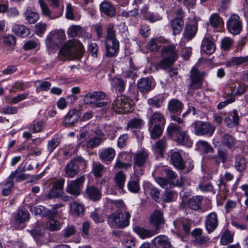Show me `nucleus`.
Returning a JSON list of instances; mask_svg holds the SVG:
<instances>
[{
  "label": "nucleus",
  "instance_id": "1",
  "mask_svg": "<svg viewBox=\"0 0 248 248\" xmlns=\"http://www.w3.org/2000/svg\"><path fill=\"white\" fill-rule=\"evenodd\" d=\"M130 217L131 215L128 211L123 213L121 210H117L108 217V222L113 227L124 229L129 225Z\"/></svg>",
  "mask_w": 248,
  "mask_h": 248
},
{
  "label": "nucleus",
  "instance_id": "2",
  "mask_svg": "<svg viewBox=\"0 0 248 248\" xmlns=\"http://www.w3.org/2000/svg\"><path fill=\"white\" fill-rule=\"evenodd\" d=\"M161 55L163 59L159 62L158 66L162 69H167L172 65L178 57L175 47H163Z\"/></svg>",
  "mask_w": 248,
  "mask_h": 248
},
{
  "label": "nucleus",
  "instance_id": "3",
  "mask_svg": "<svg viewBox=\"0 0 248 248\" xmlns=\"http://www.w3.org/2000/svg\"><path fill=\"white\" fill-rule=\"evenodd\" d=\"M133 168L134 172L137 175H142L144 173L142 167L149 160V154L147 151L143 150L138 151L133 155Z\"/></svg>",
  "mask_w": 248,
  "mask_h": 248
},
{
  "label": "nucleus",
  "instance_id": "4",
  "mask_svg": "<svg viewBox=\"0 0 248 248\" xmlns=\"http://www.w3.org/2000/svg\"><path fill=\"white\" fill-rule=\"evenodd\" d=\"M191 127L193 129L194 133L197 136H211L215 130V126L209 123L200 120L193 122Z\"/></svg>",
  "mask_w": 248,
  "mask_h": 248
},
{
  "label": "nucleus",
  "instance_id": "5",
  "mask_svg": "<svg viewBox=\"0 0 248 248\" xmlns=\"http://www.w3.org/2000/svg\"><path fill=\"white\" fill-rule=\"evenodd\" d=\"M131 101L125 96H118L113 102L112 108L118 113H126L129 112L131 108Z\"/></svg>",
  "mask_w": 248,
  "mask_h": 248
},
{
  "label": "nucleus",
  "instance_id": "6",
  "mask_svg": "<svg viewBox=\"0 0 248 248\" xmlns=\"http://www.w3.org/2000/svg\"><path fill=\"white\" fill-rule=\"evenodd\" d=\"M83 51V47H62L58 57L62 61L71 60L81 58Z\"/></svg>",
  "mask_w": 248,
  "mask_h": 248
},
{
  "label": "nucleus",
  "instance_id": "7",
  "mask_svg": "<svg viewBox=\"0 0 248 248\" xmlns=\"http://www.w3.org/2000/svg\"><path fill=\"white\" fill-rule=\"evenodd\" d=\"M248 86L245 83L231 80L225 89V93L228 95H237L243 94Z\"/></svg>",
  "mask_w": 248,
  "mask_h": 248
},
{
  "label": "nucleus",
  "instance_id": "8",
  "mask_svg": "<svg viewBox=\"0 0 248 248\" xmlns=\"http://www.w3.org/2000/svg\"><path fill=\"white\" fill-rule=\"evenodd\" d=\"M79 165L83 168L86 167V161L81 157H78L71 160L65 166V175L68 177H73L77 175L79 170Z\"/></svg>",
  "mask_w": 248,
  "mask_h": 248
},
{
  "label": "nucleus",
  "instance_id": "9",
  "mask_svg": "<svg viewBox=\"0 0 248 248\" xmlns=\"http://www.w3.org/2000/svg\"><path fill=\"white\" fill-rule=\"evenodd\" d=\"M192 242L194 246L201 248H206L208 246L210 239L208 236L203 234L202 230L200 228H195L191 232Z\"/></svg>",
  "mask_w": 248,
  "mask_h": 248
},
{
  "label": "nucleus",
  "instance_id": "10",
  "mask_svg": "<svg viewBox=\"0 0 248 248\" xmlns=\"http://www.w3.org/2000/svg\"><path fill=\"white\" fill-rule=\"evenodd\" d=\"M227 28L231 34H239L242 29V23L240 17L236 14L232 15L227 21Z\"/></svg>",
  "mask_w": 248,
  "mask_h": 248
},
{
  "label": "nucleus",
  "instance_id": "11",
  "mask_svg": "<svg viewBox=\"0 0 248 248\" xmlns=\"http://www.w3.org/2000/svg\"><path fill=\"white\" fill-rule=\"evenodd\" d=\"M204 73H200L196 68H192L190 74V82L188 87L192 90L200 89L202 86L203 78L204 77Z\"/></svg>",
  "mask_w": 248,
  "mask_h": 248
},
{
  "label": "nucleus",
  "instance_id": "12",
  "mask_svg": "<svg viewBox=\"0 0 248 248\" xmlns=\"http://www.w3.org/2000/svg\"><path fill=\"white\" fill-rule=\"evenodd\" d=\"M218 222V216L216 212H212L205 217L204 225L208 233H211L217 228Z\"/></svg>",
  "mask_w": 248,
  "mask_h": 248
},
{
  "label": "nucleus",
  "instance_id": "13",
  "mask_svg": "<svg viewBox=\"0 0 248 248\" xmlns=\"http://www.w3.org/2000/svg\"><path fill=\"white\" fill-rule=\"evenodd\" d=\"M84 181V176H81L75 180L71 181L67 186V192L75 196L79 195L80 194V190Z\"/></svg>",
  "mask_w": 248,
  "mask_h": 248
},
{
  "label": "nucleus",
  "instance_id": "14",
  "mask_svg": "<svg viewBox=\"0 0 248 248\" xmlns=\"http://www.w3.org/2000/svg\"><path fill=\"white\" fill-rule=\"evenodd\" d=\"M148 113L150 115V117L148 121L149 125H165L166 120L162 113L159 111H154L152 108H148Z\"/></svg>",
  "mask_w": 248,
  "mask_h": 248
},
{
  "label": "nucleus",
  "instance_id": "15",
  "mask_svg": "<svg viewBox=\"0 0 248 248\" xmlns=\"http://www.w3.org/2000/svg\"><path fill=\"white\" fill-rule=\"evenodd\" d=\"M192 223V221L187 218L177 219L174 222V225L178 232L185 234L189 233Z\"/></svg>",
  "mask_w": 248,
  "mask_h": 248
},
{
  "label": "nucleus",
  "instance_id": "16",
  "mask_svg": "<svg viewBox=\"0 0 248 248\" xmlns=\"http://www.w3.org/2000/svg\"><path fill=\"white\" fill-rule=\"evenodd\" d=\"M114 25L109 24L107 28V36L106 39V46H119V43L115 37V31Z\"/></svg>",
  "mask_w": 248,
  "mask_h": 248
},
{
  "label": "nucleus",
  "instance_id": "17",
  "mask_svg": "<svg viewBox=\"0 0 248 248\" xmlns=\"http://www.w3.org/2000/svg\"><path fill=\"white\" fill-rule=\"evenodd\" d=\"M106 96V93L102 92H90L84 96V102L86 104H91L96 101L103 99Z\"/></svg>",
  "mask_w": 248,
  "mask_h": 248
},
{
  "label": "nucleus",
  "instance_id": "18",
  "mask_svg": "<svg viewBox=\"0 0 248 248\" xmlns=\"http://www.w3.org/2000/svg\"><path fill=\"white\" fill-rule=\"evenodd\" d=\"M155 181L161 187L164 189L170 188L174 186L180 187L183 184L182 178L178 179L175 184L170 182L167 178H164L160 177H156L155 178Z\"/></svg>",
  "mask_w": 248,
  "mask_h": 248
},
{
  "label": "nucleus",
  "instance_id": "19",
  "mask_svg": "<svg viewBox=\"0 0 248 248\" xmlns=\"http://www.w3.org/2000/svg\"><path fill=\"white\" fill-rule=\"evenodd\" d=\"M198 30L197 23L194 24H186L183 32L184 42H188L191 40L196 35Z\"/></svg>",
  "mask_w": 248,
  "mask_h": 248
},
{
  "label": "nucleus",
  "instance_id": "20",
  "mask_svg": "<svg viewBox=\"0 0 248 248\" xmlns=\"http://www.w3.org/2000/svg\"><path fill=\"white\" fill-rule=\"evenodd\" d=\"M170 160L173 166L179 170H184L185 168V161L178 152H174L170 155Z\"/></svg>",
  "mask_w": 248,
  "mask_h": 248
},
{
  "label": "nucleus",
  "instance_id": "21",
  "mask_svg": "<svg viewBox=\"0 0 248 248\" xmlns=\"http://www.w3.org/2000/svg\"><path fill=\"white\" fill-rule=\"evenodd\" d=\"M70 214L73 216L81 217L84 214L85 208L81 203L75 201L70 205Z\"/></svg>",
  "mask_w": 248,
  "mask_h": 248
},
{
  "label": "nucleus",
  "instance_id": "22",
  "mask_svg": "<svg viewBox=\"0 0 248 248\" xmlns=\"http://www.w3.org/2000/svg\"><path fill=\"white\" fill-rule=\"evenodd\" d=\"M184 105L177 99H171L168 104V110L172 113L180 114L182 111Z\"/></svg>",
  "mask_w": 248,
  "mask_h": 248
},
{
  "label": "nucleus",
  "instance_id": "23",
  "mask_svg": "<svg viewBox=\"0 0 248 248\" xmlns=\"http://www.w3.org/2000/svg\"><path fill=\"white\" fill-rule=\"evenodd\" d=\"M239 116L236 109L233 110L225 118L224 123L227 126L232 127L239 124Z\"/></svg>",
  "mask_w": 248,
  "mask_h": 248
},
{
  "label": "nucleus",
  "instance_id": "24",
  "mask_svg": "<svg viewBox=\"0 0 248 248\" xmlns=\"http://www.w3.org/2000/svg\"><path fill=\"white\" fill-rule=\"evenodd\" d=\"M116 155V152L112 148H107L102 150L99 153L100 159L103 161L111 162Z\"/></svg>",
  "mask_w": 248,
  "mask_h": 248
},
{
  "label": "nucleus",
  "instance_id": "25",
  "mask_svg": "<svg viewBox=\"0 0 248 248\" xmlns=\"http://www.w3.org/2000/svg\"><path fill=\"white\" fill-rule=\"evenodd\" d=\"M79 118V112L77 109L70 110L65 116L64 123L66 125H72Z\"/></svg>",
  "mask_w": 248,
  "mask_h": 248
},
{
  "label": "nucleus",
  "instance_id": "26",
  "mask_svg": "<svg viewBox=\"0 0 248 248\" xmlns=\"http://www.w3.org/2000/svg\"><path fill=\"white\" fill-rule=\"evenodd\" d=\"M155 248H170V244L167 236L163 235L157 236L153 240Z\"/></svg>",
  "mask_w": 248,
  "mask_h": 248
},
{
  "label": "nucleus",
  "instance_id": "27",
  "mask_svg": "<svg viewBox=\"0 0 248 248\" xmlns=\"http://www.w3.org/2000/svg\"><path fill=\"white\" fill-rule=\"evenodd\" d=\"M86 195L90 200L93 201H97L101 197V192L94 186H88L86 190Z\"/></svg>",
  "mask_w": 248,
  "mask_h": 248
},
{
  "label": "nucleus",
  "instance_id": "28",
  "mask_svg": "<svg viewBox=\"0 0 248 248\" xmlns=\"http://www.w3.org/2000/svg\"><path fill=\"white\" fill-rule=\"evenodd\" d=\"M133 230L142 239L150 237L158 233L156 230H148L139 226H135Z\"/></svg>",
  "mask_w": 248,
  "mask_h": 248
},
{
  "label": "nucleus",
  "instance_id": "29",
  "mask_svg": "<svg viewBox=\"0 0 248 248\" xmlns=\"http://www.w3.org/2000/svg\"><path fill=\"white\" fill-rule=\"evenodd\" d=\"M170 25L174 35L178 34L182 31L184 21L181 18H174L170 21Z\"/></svg>",
  "mask_w": 248,
  "mask_h": 248
},
{
  "label": "nucleus",
  "instance_id": "30",
  "mask_svg": "<svg viewBox=\"0 0 248 248\" xmlns=\"http://www.w3.org/2000/svg\"><path fill=\"white\" fill-rule=\"evenodd\" d=\"M126 156L127 155L126 154H121L119 157L117 158L114 165V169L115 170L121 169L127 170L129 168H130L132 166L131 163L124 162V160Z\"/></svg>",
  "mask_w": 248,
  "mask_h": 248
},
{
  "label": "nucleus",
  "instance_id": "31",
  "mask_svg": "<svg viewBox=\"0 0 248 248\" xmlns=\"http://www.w3.org/2000/svg\"><path fill=\"white\" fill-rule=\"evenodd\" d=\"M12 30L16 34L21 37H26L30 34L29 29L23 25L15 24Z\"/></svg>",
  "mask_w": 248,
  "mask_h": 248
},
{
  "label": "nucleus",
  "instance_id": "32",
  "mask_svg": "<svg viewBox=\"0 0 248 248\" xmlns=\"http://www.w3.org/2000/svg\"><path fill=\"white\" fill-rule=\"evenodd\" d=\"M150 220L151 222L155 227L156 230H158V225L164 222L163 214L160 211L155 210L150 216Z\"/></svg>",
  "mask_w": 248,
  "mask_h": 248
},
{
  "label": "nucleus",
  "instance_id": "33",
  "mask_svg": "<svg viewBox=\"0 0 248 248\" xmlns=\"http://www.w3.org/2000/svg\"><path fill=\"white\" fill-rule=\"evenodd\" d=\"M148 45L150 46H171L169 40L162 37L152 38Z\"/></svg>",
  "mask_w": 248,
  "mask_h": 248
},
{
  "label": "nucleus",
  "instance_id": "34",
  "mask_svg": "<svg viewBox=\"0 0 248 248\" xmlns=\"http://www.w3.org/2000/svg\"><path fill=\"white\" fill-rule=\"evenodd\" d=\"M110 83L112 88L120 93L123 92L125 89V83L120 78L115 77L111 78Z\"/></svg>",
  "mask_w": 248,
  "mask_h": 248
},
{
  "label": "nucleus",
  "instance_id": "35",
  "mask_svg": "<svg viewBox=\"0 0 248 248\" xmlns=\"http://www.w3.org/2000/svg\"><path fill=\"white\" fill-rule=\"evenodd\" d=\"M209 24L214 29L219 28L224 25L221 17L217 13L212 14L209 17Z\"/></svg>",
  "mask_w": 248,
  "mask_h": 248
},
{
  "label": "nucleus",
  "instance_id": "36",
  "mask_svg": "<svg viewBox=\"0 0 248 248\" xmlns=\"http://www.w3.org/2000/svg\"><path fill=\"white\" fill-rule=\"evenodd\" d=\"M25 170L18 167L16 170L12 171L9 175L8 179L14 180L15 179L16 182H19L26 179V175L24 173Z\"/></svg>",
  "mask_w": 248,
  "mask_h": 248
},
{
  "label": "nucleus",
  "instance_id": "37",
  "mask_svg": "<svg viewBox=\"0 0 248 248\" xmlns=\"http://www.w3.org/2000/svg\"><path fill=\"white\" fill-rule=\"evenodd\" d=\"M126 181V175L122 171L117 172L114 177V182L115 185L120 189H122Z\"/></svg>",
  "mask_w": 248,
  "mask_h": 248
},
{
  "label": "nucleus",
  "instance_id": "38",
  "mask_svg": "<svg viewBox=\"0 0 248 248\" xmlns=\"http://www.w3.org/2000/svg\"><path fill=\"white\" fill-rule=\"evenodd\" d=\"M101 11L108 16H112L115 14V9L109 2L103 1L100 5Z\"/></svg>",
  "mask_w": 248,
  "mask_h": 248
},
{
  "label": "nucleus",
  "instance_id": "39",
  "mask_svg": "<svg viewBox=\"0 0 248 248\" xmlns=\"http://www.w3.org/2000/svg\"><path fill=\"white\" fill-rule=\"evenodd\" d=\"M245 158L242 155H237L235 157L234 167L239 171H243L246 168Z\"/></svg>",
  "mask_w": 248,
  "mask_h": 248
},
{
  "label": "nucleus",
  "instance_id": "40",
  "mask_svg": "<svg viewBox=\"0 0 248 248\" xmlns=\"http://www.w3.org/2000/svg\"><path fill=\"white\" fill-rule=\"evenodd\" d=\"M84 29L78 25H72L67 30V35L69 37H79L82 36Z\"/></svg>",
  "mask_w": 248,
  "mask_h": 248
},
{
  "label": "nucleus",
  "instance_id": "41",
  "mask_svg": "<svg viewBox=\"0 0 248 248\" xmlns=\"http://www.w3.org/2000/svg\"><path fill=\"white\" fill-rule=\"evenodd\" d=\"M25 19L31 24L35 23L39 18V14L32 11L30 7L27 8L25 13Z\"/></svg>",
  "mask_w": 248,
  "mask_h": 248
},
{
  "label": "nucleus",
  "instance_id": "42",
  "mask_svg": "<svg viewBox=\"0 0 248 248\" xmlns=\"http://www.w3.org/2000/svg\"><path fill=\"white\" fill-rule=\"evenodd\" d=\"M233 175L232 174L229 172H226L224 176L220 178L219 182L218 184V186L220 191L223 190L224 191H227L228 190L227 189V186L226 181H230L233 179Z\"/></svg>",
  "mask_w": 248,
  "mask_h": 248
},
{
  "label": "nucleus",
  "instance_id": "43",
  "mask_svg": "<svg viewBox=\"0 0 248 248\" xmlns=\"http://www.w3.org/2000/svg\"><path fill=\"white\" fill-rule=\"evenodd\" d=\"M29 213L25 208L19 209L15 216V221L17 223H24L29 218Z\"/></svg>",
  "mask_w": 248,
  "mask_h": 248
},
{
  "label": "nucleus",
  "instance_id": "44",
  "mask_svg": "<svg viewBox=\"0 0 248 248\" xmlns=\"http://www.w3.org/2000/svg\"><path fill=\"white\" fill-rule=\"evenodd\" d=\"M164 102V98L163 97L154 96L152 98H149L147 100V103L150 107L149 108H161Z\"/></svg>",
  "mask_w": 248,
  "mask_h": 248
},
{
  "label": "nucleus",
  "instance_id": "45",
  "mask_svg": "<svg viewBox=\"0 0 248 248\" xmlns=\"http://www.w3.org/2000/svg\"><path fill=\"white\" fill-rule=\"evenodd\" d=\"M149 127L151 139H156L161 136L164 126L152 125Z\"/></svg>",
  "mask_w": 248,
  "mask_h": 248
},
{
  "label": "nucleus",
  "instance_id": "46",
  "mask_svg": "<svg viewBox=\"0 0 248 248\" xmlns=\"http://www.w3.org/2000/svg\"><path fill=\"white\" fill-rule=\"evenodd\" d=\"M202 200V196H194L189 200L188 206L191 209L197 210L200 208Z\"/></svg>",
  "mask_w": 248,
  "mask_h": 248
},
{
  "label": "nucleus",
  "instance_id": "47",
  "mask_svg": "<svg viewBox=\"0 0 248 248\" xmlns=\"http://www.w3.org/2000/svg\"><path fill=\"white\" fill-rule=\"evenodd\" d=\"M140 179L138 175H136L132 180L127 184L128 190L133 193H138L140 189L139 184Z\"/></svg>",
  "mask_w": 248,
  "mask_h": 248
},
{
  "label": "nucleus",
  "instance_id": "48",
  "mask_svg": "<svg viewBox=\"0 0 248 248\" xmlns=\"http://www.w3.org/2000/svg\"><path fill=\"white\" fill-rule=\"evenodd\" d=\"M106 138H98L97 136L92 138L86 141V146L87 148H94L103 143Z\"/></svg>",
  "mask_w": 248,
  "mask_h": 248
},
{
  "label": "nucleus",
  "instance_id": "49",
  "mask_svg": "<svg viewBox=\"0 0 248 248\" xmlns=\"http://www.w3.org/2000/svg\"><path fill=\"white\" fill-rule=\"evenodd\" d=\"M248 62V56L245 57H233L226 62V65L228 67L239 65Z\"/></svg>",
  "mask_w": 248,
  "mask_h": 248
},
{
  "label": "nucleus",
  "instance_id": "50",
  "mask_svg": "<svg viewBox=\"0 0 248 248\" xmlns=\"http://www.w3.org/2000/svg\"><path fill=\"white\" fill-rule=\"evenodd\" d=\"M38 3L41 10L42 15L44 16L49 17L50 19H55V16H51V11L47 4L44 0H38Z\"/></svg>",
  "mask_w": 248,
  "mask_h": 248
},
{
  "label": "nucleus",
  "instance_id": "51",
  "mask_svg": "<svg viewBox=\"0 0 248 248\" xmlns=\"http://www.w3.org/2000/svg\"><path fill=\"white\" fill-rule=\"evenodd\" d=\"M181 131V126L174 123H170L167 128L168 134L174 139Z\"/></svg>",
  "mask_w": 248,
  "mask_h": 248
},
{
  "label": "nucleus",
  "instance_id": "52",
  "mask_svg": "<svg viewBox=\"0 0 248 248\" xmlns=\"http://www.w3.org/2000/svg\"><path fill=\"white\" fill-rule=\"evenodd\" d=\"M236 140L231 135L225 134L221 139L222 143L229 148L233 147L236 143Z\"/></svg>",
  "mask_w": 248,
  "mask_h": 248
},
{
  "label": "nucleus",
  "instance_id": "53",
  "mask_svg": "<svg viewBox=\"0 0 248 248\" xmlns=\"http://www.w3.org/2000/svg\"><path fill=\"white\" fill-rule=\"evenodd\" d=\"M178 143L182 145L188 144L189 140V136L186 131H182L177 135L174 139Z\"/></svg>",
  "mask_w": 248,
  "mask_h": 248
},
{
  "label": "nucleus",
  "instance_id": "54",
  "mask_svg": "<svg viewBox=\"0 0 248 248\" xmlns=\"http://www.w3.org/2000/svg\"><path fill=\"white\" fill-rule=\"evenodd\" d=\"M35 86L36 88V91L39 92L41 91H48L51 86V84L49 81H43L38 80L35 82Z\"/></svg>",
  "mask_w": 248,
  "mask_h": 248
},
{
  "label": "nucleus",
  "instance_id": "55",
  "mask_svg": "<svg viewBox=\"0 0 248 248\" xmlns=\"http://www.w3.org/2000/svg\"><path fill=\"white\" fill-rule=\"evenodd\" d=\"M151 82L147 78H142L138 83V88L140 92H146L151 90Z\"/></svg>",
  "mask_w": 248,
  "mask_h": 248
},
{
  "label": "nucleus",
  "instance_id": "56",
  "mask_svg": "<svg viewBox=\"0 0 248 248\" xmlns=\"http://www.w3.org/2000/svg\"><path fill=\"white\" fill-rule=\"evenodd\" d=\"M105 170V167L99 162L94 163L93 166V172L95 177H101Z\"/></svg>",
  "mask_w": 248,
  "mask_h": 248
},
{
  "label": "nucleus",
  "instance_id": "57",
  "mask_svg": "<svg viewBox=\"0 0 248 248\" xmlns=\"http://www.w3.org/2000/svg\"><path fill=\"white\" fill-rule=\"evenodd\" d=\"M197 145L199 148L204 153H212L214 151V149L207 141L200 140L198 142Z\"/></svg>",
  "mask_w": 248,
  "mask_h": 248
},
{
  "label": "nucleus",
  "instance_id": "58",
  "mask_svg": "<svg viewBox=\"0 0 248 248\" xmlns=\"http://www.w3.org/2000/svg\"><path fill=\"white\" fill-rule=\"evenodd\" d=\"M144 122L141 119L133 118L130 120L127 126L131 128H141L144 125Z\"/></svg>",
  "mask_w": 248,
  "mask_h": 248
},
{
  "label": "nucleus",
  "instance_id": "59",
  "mask_svg": "<svg viewBox=\"0 0 248 248\" xmlns=\"http://www.w3.org/2000/svg\"><path fill=\"white\" fill-rule=\"evenodd\" d=\"M63 206V205L62 204H57L53 205L51 210L46 209V216H45L47 217L50 219L53 218L59 214L57 209Z\"/></svg>",
  "mask_w": 248,
  "mask_h": 248
},
{
  "label": "nucleus",
  "instance_id": "60",
  "mask_svg": "<svg viewBox=\"0 0 248 248\" xmlns=\"http://www.w3.org/2000/svg\"><path fill=\"white\" fill-rule=\"evenodd\" d=\"M60 226L59 221L53 218H50L46 223V228L51 231L59 230Z\"/></svg>",
  "mask_w": 248,
  "mask_h": 248
},
{
  "label": "nucleus",
  "instance_id": "61",
  "mask_svg": "<svg viewBox=\"0 0 248 248\" xmlns=\"http://www.w3.org/2000/svg\"><path fill=\"white\" fill-rule=\"evenodd\" d=\"M233 241V234L228 230H226L221 236L220 242L223 245H226Z\"/></svg>",
  "mask_w": 248,
  "mask_h": 248
},
{
  "label": "nucleus",
  "instance_id": "62",
  "mask_svg": "<svg viewBox=\"0 0 248 248\" xmlns=\"http://www.w3.org/2000/svg\"><path fill=\"white\" fill-rule=\"evenodd\" d=\"M167 145V139L163 137L155 143V150L160 154H163Z\"/></svg>",
  "mask_w": 248,
  "mask_h": 248
},
{
  "label": "nucleus",
  "instance_id": "63",
  "mask_svg": "<svg viewBox=\"0 0 248 248\" xmlns=\"http://www.w3.org/2000/svg\"><path fill=\"white\" fill-rule=\"evenodd\" d=\"M44 125V123L43 121H34L30 124L29 128L33 133L39 132L42 131Z\"/></svg>",
  "mask_w": 248,
  "mask_h": 248
},
{
  "label": "nucleus",
  "instance_id": "64",
  "mask_svg": "<svg viewBox=\"0 0 248 248\" xmlns=\"http://www.w3.org/2000/svg\"><path fill=\"white\" fill-rule=\"evenodd\" d=\"M14 186V181L7 179L6 182L4 184L2 194L3 196H6L11 193V188Z\"/></svg>",
  "mask_w": 248,
  "mask_h": 248
}]
</instances>
